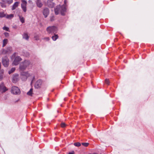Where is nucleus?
<instances>
[{
  "label": "nucleus",
  "mask_w": 154,
  "mask_h": 154,
  "mask_svg": "<svg viewBox=\"0 0 154 154\" xmlns=\"http://www.w3.org/2000/svg\"><path fill=\"white\" fill-rule=\"evenodd\" d=\"M20 78L23 81H26L28 78H30L33 81L35 79V76L32 72L29 71H23L20 73Z\"/></svg>",
  "instance_id": "nucleus-1"
},
{
  "label": "nucleus",
  "mask_w": 154,
  "mask_h": 154,
  "mask_svg": "<svg viewBox=\"0 0 154 154\" xmlns=\"http://www.w3.org/2000/svg\"><path fill=\"white\" fill-rule=\"evenodd\" d=\"M67 2V1L65 0L64 1V5L62 6L60 5L57 6L56 8H55L54 11L56 14L57 15L59 13H60L62 15L65 14V13L66 11V4Z\"/></svg>",
  "instance_id": "nucleus-2"
},
{
  "label": "nucleus",
  "mask_w": 154,
  "mask_h": 154,
  "mask_svg": "<svg viewBox=\"0 0 154 154\" xmlns=\"http://www.w3.org/2000/svg\"><path fill=\"white\" fill-rule=\"evenodd\" d=\"M30 64V62L29 60H25L20 63L19 69L21 71H24Z\"/></svg>",
  "instance_id": "nucleus-3"
},
{
  "label": "nucleus",
  "mask_w": 154,
  "mask_h": 154,
  "mask_svg": "<svg viewBox=\"0 0 154 154\" xmlns=\"http://www.w3.org/2000/svg\"><path fill=\"white\" fill-rule=\"evenodd\" d=\"M11 93L14 95H19L20 93V91L19 88L16 86L12 87L11 89Z\"/></svg>",
  "instance_id": "nucleus-4"
},
{
  "label": "nucleus",
  "mask_w": 154,
  "mask_h": 154,
  "mask_svg": "<svg viewBox=\"0 0 154 154\" xmlns=\"http://www.w3.org/2000/svg\"><path fill=\"white\" fill-rule=\"evenodd\" d=\"M46 30L49 33H55L57 32V29L56 26H52L48 27Z\"/></svg>",
  "instance_id": "nucleus-5"
},
{
  "label": "nucleus",
  "mask_w": 154,
  "mask_h": 154,
  "mask_svg": "<svg viewBox=\"0 0 154 154\" xmlns=\"http://www.w3.org/2000/svg\"><path fill=\"white\" fill-rule=\"evenodd\" d=\"M42 85V81L41 79H38L35 83V87L36 88L38 89L41 88Z\"/></svg>",
  "instance_id": "nucleus-6"
},
{
  "label": "nucleus",
  "mask_w": 154,
  "mask_h": 154,
  "mask_svg": "<svg viewBox=\"0 0 154 154\" xmlns=\"http://www.w3.org/2000/svg\"><path fill=\"white\" fill-rule=\"evenodd\" d=\"M26 5L27 2L24 0H22L21 1V7L24 12H26Z\"/></svg>",
  "instance_id": "nucleus-7"
},
{
  "label": "nucleus",
  "mask_w": 154,
  "mask_h": 154,
  "mask_svg": "<svg viewBox=\"0 0 154 154\" xmlns=\"http://www.w3.org/2000/svg\"><path fill=\"white\" fill-rule=\"evenodd\" d=\"M9 60L8 58L5 57L2 59V63L3 66L5 67H7L9 65Z\"/></svg>",
  "instance_id": "nucleus-8"
},
{
  "label": "nucleus",
  "mask_w": 154,
  "mask_h": 154,
  "mask_svg": "<svg viewBox=\"0 0 154 154\" xmlns=\"http://www.w3.org/2000/svg\"><path fill=\"white\" fill-rule=\"evenodd\" d=\"M22 59L19 56L16 57L15 58L13 64L15 65H17L19 64V62Z\"/></svg>",
  "instance_id": "nucleus-9"
},
{
  "label": "nucleus",
  "mask_w": 154,
  "mask_h": 154,
  "mask_svg": "<svg viewBox=\"0 0 154 154\" xmlns=\"http://www.w3.org/2000/svg\"><path fill=\"white\" fill-rule=\"evenodd\" d=\"M7 90L8 89L3 83H2L0 85V92L3 93Z\"/></svg>",
  "instance_id": "nucleus-10"
},
{
  "label": "nucleus",
  "mask_w": 154,
  "mask_h": 154,
  "mask_svg": "<svg viewBox=\"0 0 154 154\" xmlns=\"http://www.w3.org/2000/svg\"><path fill=\"white\" fill-rule=\"evenodd\" d=\"M19 78V75L17 74H15L13 76L12 82L13 83H16L18 80Z\"/></svg>",
  "instance_id": "nucleus-11"
},
{
  "label": "nucleus",
  "mask_w": 154,
  "mask_h": 154,
  "mask_svg": "<svg viewBox=\"0 0 154 154\" xmlns=\"http://www.w3.org/2000/svg\"><path fill=\"white\" fill-rule=\"evenodd\" d=\"M53 0H48L47 1V4L49 7L52 8L54 7L55 5V4L52 2Z\"/></svg>",
  "instance_id": "nucleus-12"
},
{
  "label": "nucleus",
  "mask_w": 154,
  "mask_h": 154,
  "mask_svg": "<svg viewBox=\"0 0 154 154\" xmlns=\"http://www.w3.org/2000/svg\"><path fill=\"white\" fill-rule=\"evenodd\" d=\"M43 14L45 17H47L49 14V10L47 8H45L43 11Z\"/></svg>",
  "instance_id": "nucleus-13"
},
{
  "label": "nucleus",
  "mask_w": 154,
  "mask_h": 154,
  "mask_svg": "<svg viewBox=\"0 0 154 154\" xmlns=\"http://www.w3.org/2000/svg\"><path fill=\"white\" fill-rule=\"evenodd\" d=\"M35 2L38 7L40 8L42 7L43 4L40 0H36Z\"/></svg>",
  "instance_id": "nucleus-14"
},
{
  "label": "nucleus",
  "mask_w": 154,
  "mask_h": 154,
  "mask_svg": "<svg viewBox=\"0 0 154 154\" xmlns=\"http://www.w3.org/2000/svg\"><path fill=\"white\" fill-rule=\"evenodd\" d=\"M23 39L28 40L29 38V36L27 33L24 32L23 34Z\"/></svg>",
  "instance_id": "nucleus-15"
},
{
  "label": "nucleus",
  "mask_w": 154,
  "mask_h": 154,
  "mask_svg": "<svg viewBox=\"0 0 154 154\" xmlns=\"http://www.w3.org/2000/svg\"><path fill=\"white\" fill-rule=\"evenodd\" d=\"M3 44L2 47H3L5 46L8 42V40L7 39L5 38L3 40Z\"/></svg>",
  "instance_id": "nucleus-16"
},
{
  "label": "nucleus",
  "mask_w": 154,
  "mask_h": 154,
  "mask_svg": "<svg viewBox=\"0 0 154 154\" xmlns=\"http://www.w3.org/2000/svg\"><path fill=\"white\" fill-rule=\"evenodd\" d=\"M0 5L2 8H5L6 7V2L4 0H1V2L0 3Z\"/></svg>",
  "instance_id": "nucleus-17"
},
{
  "label": "nucleus",
  "mask_w": 154,
  "mask_h": 154,
  "mask_svg": "<svg viewBox=\"0 0 154 154\" xmlns=\"http://www.w3.org/2000/svg\"><path fill=\"white\" fill-rule=\"evenodd\" d=\"M19 3L18 2H16L13 5L12 9L13 10L15 9L18 5Z\"/></svg>",
  "instance_id": "nucleus-18"
},
{
  "label": "nucleus",
  "mask_w": 154,
  "mask_h": 154,
  "mask_svg": "<svg viewBox=\"0 0 154 154\" xmlns=\"http://www.w3.org/2000/svg\"><path fill=\"white\" fill-rule=\"evenodd\" d=\"M6 18L7 19H11L14 17V15L13 14H11L9 15H7L5 16Z\"/></svg>",
  "instance_id": "nucleus-19"
},
{
  "label": "nucleus",
  "mask_w": 154,
  "mask_h": 154,
  "mask_svg": "<svg viewBox=\"0 0 154 154\" xmlns=\"http://www.w3.org/2000/svg\"><path fill=\"white\" fill-rule=\"evenodd\" d=\"M19 17V19L20 20V21L22 23H23L25 22V20L24 18L22 17V16H20V15H18Z\"/></svg>",
  "instance_id": "nucleus-20"
},
{
  "label": "nucleus",
  "mask_w": 154,
  "mask_h": 154,
  "mask_svg": "<svg viewBox=\"0 0 154 154\" xmlns=\"http://www.w3.org/2000/svg\"><path fill=\"white\" fill-rule=\"evenodd\" d=\"M58 37V36L57 35H56L55 33H54V35L52 36V39L54 41L56 40Z\"/></svg>",
  "instance_id": "nucleus-21"
},
{
  "label": "nucleus",
  "mask_w": 154,
  "mask_h": 154,
  "mask_svg": "<svg viewBox=\"0 0 154 154\" xmlns=\"http://www.w3.org/2000/svg\"><path fill=\"white\" fill-rule=\"evenodd\" d=\"M6 49L8 53L11 52L12 51V48L11 47H7Z\"/></svg>",
  "instance_id": "nucleus-22"
},
{
  "label": "nucleus",
  "mask_w": 154,
  "mask_h": 154,
  "mask_svg": "<svg viewBox=\"0 0 154 154\" xmlns=\"http://www.w3.org/2000/svg\"><path fill=\"white\" fill-rule=\"evenodd\" d=\"M33 89L31 88L30 89L29 91L27 93V95L29 96L31 95L32 94Z\"/></svg>",
  "instance_id": "nucleus-23"
},
{
  "label": "nucleus",
  "mask_w": 154,
  "mask_h": 154,
  "mask_svg": "<svg viewBox=\"0 0 154 154\" xmlns=\"http://www.w3.org/2000/svg\"><path fill=\"white\" fill-rule=\"evenodd\" d=\"M1 53L2 54H5L8 53L7 49H4L1 51Z\"/></svg>",
  "instance_id": "nucleus-24"
},
{
  "label": "nucleus",
  "mask_w": 154,
  "mask_h": 154,
  "mask_svg": "<svg viewBox=\"0 0 154 154\" xmlns=\"http://www.w3.org/2000/svg\"><path fill=\"white\" fill-rule=\"evenodd\" d=\"M15 70V68L14 67L12 68L8 72L9 74H10L11 73L13 72Z\"/></svg>",
  "instance_id": "nucleus-25"
},
{
  "label": "nucleus",
  "mask_w": 154,
  "mask_h": 154,
  "mask_svg": "<svg viewBox=\"0 0 154 154\" xmlns=\"http://www.w3.org/2000/svg\"><path fill=\"white\" fill-rule=\"evenodd\" d=\"M6 15L3 12H0V17H5Z\"/></svg>",
  "instance_id": "nucleus-26"
},
{
  "label": "nucleus",
  "mask_w": 154,
  "mask_h": 154,
  "mask_svg": "<svg viewBox=\"0 0 154 154\" xmlns=\"http://www.w3.org/2000/svg\"><path fill=\"white\" fill-rule=\"evenodd\" d=\"M6 3H7L9 4H11L13 2V0H4Z\"/></svg>",
  "instance_id": "nucleus-27"
},
{
  "label": "nucleus",
  "mask_w": 154,
  "mask_h": 154,
  "mask_svg": "<svg viewBox=\"0 0 154 154\" xmlns=\"http://www.w3.org/2000/svg\"><path fill=\"white\" fill-rule=\"evenodd\" d=\"M74 145L76 146H81V143L79 142L75 143H74Z\"/></svg>",
  "instance_id": "nucleus-28"
},
{
  "label": "nucleus",
  "mask_w": 154,
  "mask_h": 154,
  "mask_svg": "<svg viewBox=\"0 0 154 154\" xmlns=\"http://www.w3.org/2000/svg\"><path fill=\"white\" fill-rule=\"evenodd\" d=\"M3 29L6 30L7 31H9V28L8 27H6L5 26H4L3 27Z\"/></svg>",
  "instance_id": "nucleus-29"
},
{
  "label": "nucleus",
  "mask_w": 154,
  "mask_h": 154,
  "mask_svg": "<svg viewBox=\"0 0 154 154\" xmlns=\"http://www.w3.org/2000/svg\"><path fill=\"white\" fill-rule=\"evenodd\" d=\"M89 144V143H82V145H83V146H84L85 147L87 146Z\"/></svg>",
  "instance_id": "nucleus-30"
},
{
  "label": "nucleus",
  "mask_w": 154,
  "mask_h": 154,
  "mask_svg": "<svg viewBox=\"0 0 154 154\" xmlns=\"http://www.w3.org/2000/svg\"><path fill=\"white\" fill-rule=\"evenodd\" d=\"M66 125L64 123L62 122L61 124V126L62 128H64L65 127Z\"/></svg>",
  "instance_id": "nucleus-31"
},
{
  "label": "nucleus",
  "mask_w": 154,
  "mask_h": 154,
  "mask_svg": "<svg viewBox=\"0 0 154 154\" xmlns=\"http://www.w3.org/2000/svg\"><path fill=\"white\" fill-rule=\"evenodd\" d=\"M105 83L108 85H109V79H106L105 80Z\"/></svg>",
  "instance_id": "nucleus-32"
},
{
  "label": "nucleus",
  "mask_w": 154,
  "mask_h": 154,
  "mask_svg": "<svg viewBox=\"0 0 154 154\" xmlns=\"http://www.w3.org/2000/svg\"><path fill=\"white\" fill-rule=\"evenodd\" d=\"M35 40H38L39 39V36L38 35H37L34 37Z\"/></svg>",
  "instance_id": "nucleus-33"
},
{
  "label": "nucleus",
  "mask_w": 154,
  "mask_h": 154,
  "mask_svg": "<svg viewBox=\"0 0 154 154\" xmlns=\"http://www.w3.org/2000/svg\"><path fill=\"white\" fill-rule=\"evenodd\" d=\"M4 34L6 37L8 36L9 35V33L7 32H5Z\"/></svg>",
  "instance_id": "nucleus-34"
},
{
  "label": "nucleus",
  "mask_w": 154,
  "mask_h": 154,
  "mask_svg": "<svg viewBox=\"0 0 154 154\" xmlns=\"http://www.w3.org/2000/svg\"><path fill=\"white\" fill-rule=\"evenodd\" d=\"M15 99L16 100H14L13 101L14 103L17 102L19 100V99L18 98H16Z\"/></svg>",
  "instance_id": "nucleus-35"
},
{
  "label": "nucleus",
  "mask_w": 154,
  "mask_h": 154,
  "mask_svg": "<svg viewBox=\"0 0 154 154\" xmlns=\"http://www.w3.org/2000/svg\"><path fill=\"white\" fill-rule=\"evenodd\" d=\"M4 73V70L3 69H0V74L2 75V74Z\"/></svg>",
  "instance_id": "nucleus-36"
},
{
  "label": "nucleus",
  "mask_w": 154,
  "mask_h": 154,
  "mask_svg": "<svg viewBox=\"0 0 154 154\" xmlns=\"http://www.w3.org/2000/svg\"><path fill=\"white\" fill-rule=\"evenodd\" d=\"M44 39L46 41H48L49 40V38L48 37H46L44 38Z\"/></svg>",
  "instance_id": "nucleus-37"
},
{
  "label": "nucleus",
  "mask_w": 154,
  "mask_h": 154,
  "mask_svg": "<svg viewBox=\"0 0 154 154\" xmlns=\"http://www.w3.org/2000/svg\"><path fill=\"white\" fill-rule=\"evenodd\" d=\"M3 78V75L1 74L0 75V81H1Z\"/></svg>",
  "instance_id": "nucleus-38"
},
{
  "label": "nucleus",
  "mask_w": 154,
  "mask_h": 154,
  "mask_svg": "<svg viewBox=\"0 0 154 154\" xmlns=\"http://www.w3.org/2000/svg\"><path fill=\"white\" fill-rule=\"evenodd\" d=\"M54 16H52V17L51 18H50V20L51 21H53L54 20Z\"/></svg>",
  "instance_id": "nucleus-39"
},
{
  "label": "nucleus",
  "mask_w": 154,
  "mask_h": 154,
  "mask_svg": "<svg viewBox=\"0 0 154 154\" xmlns=\"http://www.w3.org/2000/svg\"><path fill=\"white\" fill-rule=\"evenodd\" d=\"M75 152L74 151H72L71 152H69L68 154H74Z\"/></svg>",
  "instance_id": "nucleus-40"
},
{
  "label": "nucleus",
  "mask_w": 154,
  "mask_h": 154,
  "mask_svg": "<svg viewBox=\"0 0 154 154\" xmlns=\"http://www.w3.org/2000/svg\"><path fill=\"white\" fill-rule=\"evenodd\" d=\"M28 2L29 3H30L31 4H32V1L31 0H29Z\"/></svg>",
  "instance_id": "nucleus-41"
},
{
  "label": "nucleus",
  "mask_w": 154,
  "mask_h": 154,
  "mask_svg": "<svg viewBox=\"0 0 154 154\" xmlns=\"http://www.w3.org/2000/svg\"><path fill=\"white\" fill-rule=\"evenodd\" d=\"M1 63L0 62V69H1Z\"/></svg>",
  "instance_id": "nucleus-42"
},
{
  "label": "nucleus",
  "mask_w": 154,
  "mask_h": 154,
  "mask_svg": "<svg viewBox=\"0 0 154 154\" xmlns=\"http://www.w3.org/2000/svg\"><path fill=\"white\" fill-rule=\"evenodd\" d=\"M15 53H14V54H13V56H14V55H15Z\"/></svg>",
  "instance_id": "nucleus-43"
},
{
  "label": "nucleus",
  "mask_w": 154,
  "mask_h": 154,
  "mask_svg": "<svg viewBox=\"0 0 154 154\" xmlns=\"http://www.w3.org/2000/svg\"><path fill=\"white\" fill-rule=\"evenodd\" d=\"M47 100H49V98H47Z\"/></svg>",
  "instance_id": "nucleus-44"
},
{
  "label": "nucleus",
  "mask_w": 154,
  "mask_h": 154,
  "mask_svg": "<svg viewBox=\"0 0 154 154\" xmlns=\"http://www.w3.org/2000/svg\"><path fill=\"white\" fill-rule=\"evenodd\" d=\"M94 154H97V153H94Z\"/></svg>",
  "instance_id": "nucleus-45"
}]
</instances>
